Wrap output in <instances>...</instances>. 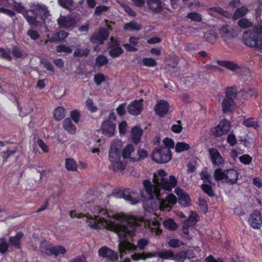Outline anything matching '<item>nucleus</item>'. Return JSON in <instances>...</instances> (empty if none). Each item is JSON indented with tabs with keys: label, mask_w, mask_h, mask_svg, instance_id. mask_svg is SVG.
I'll list each match as a JSON object with an SVG mask.
<instances>
[{
	"label": "nucleus",
	"mask_w": 262,
	"mask_h": 262,
	"mask_svg": "<svg viewBox=\"0 0 262 262\" xmlns=\"http://www.w3.org/2000/svg\"><path fill=\"white\" fill-rule=\"evenodd\" d=\"M146 3L148 8L155 12H159L163 8L160 0H146Z\"/></svg>",
	"instance_id": "21"
},
{
	"label": "nucleus",
	"mask_w": 262,
	"mask_h": 262,
	"mask_svg": "<svg viewBox=\"0 0 262 262\" xmlns=\"http://www.w3.org/2000/svg\"><path fill=\"white\" fill-rule=\"evenodd\" d=\"M214 177L216 181H225V170L221 168L216 169L214 172Z\"/></svg>",
	"instance_id": "37"
},
{
	"label": "nucleus",
	"mask_w": 262,
	"mask_h": 262,
	"mask_svg": "<svg viewBox=\"0 0 262 262\" xmlns=\"http://www.w3.org/2000/svg\"><path fill=\"white\" fill-rule=\"evenodd\" d=\"M177 184V180L175 177L170 176L168 178L167 173L163 169H160L154 173L152 183L147 180L143 182L148 202H154L155 204L151 207L152 209L170 210L171 206L176 203L177 198L173 194H169L165 197L163 195L165 190H171ZM125 195V201L132 205L138 203L141 198H146L142 191L139 195L136 191L130 189L126 190Z\"/></svg>",
	"instance_id": "2"
},
{
	"label": "nucleus",
	"mask_w": 262,
	"mask_h": 262,
	"mask_svg": "<svg viewBox=\"0 0 262 262\" xmlns=\"http://www.w3.org/2000/svg\"><path fill=\"white\" fill-rule=\"evenodd\" d=\"M101 129L104 135L112 137L116 132V124L113 120H106L103 122Z\"/></svg>",
	"instance_id": "9"
},
{
	"label": "nucleus",
	"mask_w": 262,
	"mask_h": 262,
	"mask_svg": "<svg viewBox=\"0 0 262 262\" xmlns=\"http://www.w3.org/2000/svg\"><path fill=\"white\" fill-rule=\"evenodd\" d=\"M59 5L68 10L73 9V1L72 0H58Z\"/></svg>",
	"instance_id": "38"
},
{
	"label": "nucleus",
	"mask_w": 262,
	"mask_h": 262,
	"mask_svg": "<svg viewBox=\"0 0 262 262\" xmlns=\"http://www.w3.org/2000/svg\"><path fill=\"white\" fill-rule=\"evenodd\" d=\"M187 253L186 251H182L175 253L173 252V256L172 260L175 261L180 262L181 260L184 261L187 257L190 258L189 256H187Z\"/></svg>",
	"instance_id": "33"
},
{
	"label": "nucleus",
	"mask_w": 262,
	"mask_h": 262,
	"mask_svg": "<svg viewBox=\"0 0 262 262\" xmlns=\"http://www.w3.org/2000/svg\"><path fill=\"white\" fill-rule=\"evenodd\" d=\"M237 180L238 173L235 170L229 169L225 170V183L234 184L237 182Z\"/></svg>",
	"instance_id": "20"
},
{
	"label": "nucleus",
	"mask_w": 262,
	"mask_h": 262,
	"mask_svg": "<svg viewBox=\"0 0 262 262\" xmlns=\"http://www.w3.org/2000/svg\"><path fill=\"white\" fill-rule=\"evenodd\" d=\"M231 30V28L228 26H223L220 30L221 33L223 36L226 37H230V32Z\"/></svg>",
	"instance_id": "47"
},
{
	"label": "nucleus",
	"mask_w": 262,
	"mask_h": 262,
	"mask_svg": "<svg viewBox=\"0 0 262 262\" xmlns=\"http://www.w3.org/2000/svg\"><path fill=\"white\" fill-rule=\"evenodd\" d=\"M158 256L163 260H172L173 251L171 250H163L158 252Z\"/></svg>",
	"instance_id": "26"
},
{
	"label": "nucleus",
	"mask_w": 262,
	"mask_h": 262,
	"mask_svg": "<svg viewBox=\"0 0 262 262\" xmlns=\"http://www.w3.org/2000/svg\"><path fill=\"white\" fill-rule=\"evenodd\" d=\"M169 109V105L168 103L164 100L158 101L155 107V111L156 114L160 116H163L167 114Z\"/></svg>",
	"instance_id": "17"
},
{
	"label": "nucleus",
	"mask_w": 262,
	"mask_h": 262,
	"mask_svg": "<svg viewBox=\"0 0 262 262\" xmlns=\"http://www.w3.org/2000/svg\"><path fill=\"white\" fill-rule=\"evenodd\" d=\"M152 159L157 163H167L171 159V151L168 148L156 149L152 154Z\"/></svg>",
	"instance_id": "6"
},
{
	"label": "nucleus",
	"mask_w": 262,
	"mask_h": 262,
	"mask_svg": "<svg viewBox=\"0 0 262 262\" xmlns=\"http://www.w3.org/2000/svg\"><path fill=\"white\" fill-rule=\"evenodd\" d=\"M229 130V122L226 120H223L216 127L212 129V132L216 136H220L227 134Z\"/></svg>",
	"instance_id": "12"
},
{
	"label": "nucleus",
	"mask_w": 262,
	"mask_h": 262,
	"mask_svg": "<svg viewBox=\"0 0 262 262\" xmlns=\"http://www.w3.org/2000/svg\"><path fill=\"white\" fill-rule=\"evenodd\" d=\"M80 115L79 112L76 110H74L71 112V117L72 119H73V120L75 123L79 122V120H80Z\"/></svg>",
	"instance_id": "59"
},
{
	"label": "nucleus",
	"mask_w": 262,
	"mask_h": 262,
	"mask_svg": "<svg viewBox=\"0 0 262 262\" xmlns=\"http://www.w3.org/2000/svg\"><path fill=\"white\" fill-rule=\"evenodd\" d=\"M136 151L132 144L127 145L122 151V156L124 159L132 162L136 161L138 159L136 157Z\"/></svg>",
	"instance_id": "11"
},
{
	"label": "nucleus",
	"mask_w": 262,
	"mask_h": 262,
	"mask_svg": "<svg viewBox=\"0 0 262 262\" xmlns=\"http://www.w3.org/2000/svg\"><path fill=\"white\" fill-rule=\"evenodd\" d=\"M167 244L169 247L176 248L183 246L184 243L178 239L172 238L168 242Z\"/></svg>",
	"instance_id": "39"
},
{
	"label": "nucleus",
	"mask_w": 262,
	"mask_h": 262,
	"mask_svg": "<svg viewBox=\"0 0 262 262\" xmlns=\"http://www.w3.org/2000/svg\"><path fill=\"white\" fill-rule=\"evenodd\" d=\"M107 80V77L102 73H98L94 76V81L97 85Z\"/></svg>",
	"instance_id": "44"
},
{
	"label": "nucleus",
	"mask_w": 262,
	"mask_h": 262,
	"mask_svg": "<svg viewBox=\"0 0 262 262\" xmlns=\"http://www.w3.org/2000/svg\"><path fill=\"white\" fill-rule=\"evenodd\" d=\"M108 9V7L105 6H99L96 8L94 13L95 15H100L102 12H106Z\"/></svg>",
	"instance_id": "62"
},
{
	"label": "nucleus",
	"mask_w": 262,
	"mask_h": 262,
	"mask_svg": "<svg viewBox=\"0 0 262 262\" xmlns=\"http://www.w3.org/2000/svg\"><path fill=\"white\" fill-rule=\"evenodd\" d=\"M0 56H2L8 60H10L11 59L10 51L8 49H4L0 48Z\"/></svg>",
	"instance_id": "48"
},
{
	"label": "nucleus",
	"mask_w": 262,
	"mask_h": 262,
	"mask_svg": "<svg viewBox=\"0 0 262 262\" xmlns=\"http://www.w3.org/2000/svg\"><path fill=\"white\" fill-rule=\"evenodd\" d=\"M108 59L107 58L103 55H98L95 60L96 65L98 67H102L107 64Z\"/></svg>",
	"instance_id": "36"
},
{
	"label": "nucleus",
	"mask_w": 262,
	"mask_h": 262,
	"mask_svg": "<svg viewBox=\"0 0 262 262\" xmlns=\"http://www.w3.org/2000/svg\"><path fill=\"white\" fill-rule=\"evenodd\" d=\"M240 162L245 165H249L252 161V158L249 155H244L239 157Z\"/></svg>",
	"instance_id": "50"
},
{
	"label": "nucleus",
	"mask_w": 262,
	"mask_h": 262,
	"mask_svg": "<svg viewBox=\"0 0 262 262\" xmlns=\"http://www.w3.org/2000/svg\"><path fill=\"white\" fill-rule=\"evenodd\" d=\"M108 36V33L105 28H101L96 34H94L91 38V41L94 44H101Z\"/></svg>",
	"instance_id": "14"
},
{
	"label": "nucleus",
	"mask_w": 262,
	"mask_h": 262,
	"mask_svg": "<svg viewBox=\"0 0 262 262\" xmlns=\"http://www.w3.org/2000/svg\"><path fill=\"white\" fill-rule=\"evenodd\" d=\"M68 34L63 31H61L58 32L55 36L51 38L49 40L46 41V43L48 42V41H54L56 40H61L66 38Z\"/></svg>",
	"instance_id": "35"
},
{
	"label": "nucleus",
	"mask_w": 262,
	"mask_h": 262,
	"mask_svg": "<svg viewBox=\"0 0 262 262\" xmlns=\"http://www.w3.org/2000/svg\"><path fill=\"white\" fill-rule=\"evenodd\" d=\"M204 36L207 40L211 43H213L215 41L216 38L215 34L211 31L206 32L204 34Z\"/></svg>",
	"instance_id": "45"
},
{
	"label": "nucleus",
	"mask_w": 262,
	"mask_h": 262,
	"mask_svg": "<svg viewBox=\"0 0 262 262\" xmlns=\"http://www.w3.org/2000/svg\"><path fill=\"white\" fill-rule=\"evenodd\" d=\"M217 63L223 67L232 71H236L239 69V67L234 62L227 60H217Z\"/></svg>",
	"instance_id": "23"
},
{
	"label": "nucleus",
	"mask_w": 262,
	"mask_h": 262,
	"mask_svg": "<svg viewBox=\"0 0 262 262\" xmlns=\"http://www.w3.org/2000/svg\"><path fill=\"white\" fill-rule=\"evenodd\" d=\"M120 135H124L126 133L127 128V124L126 121L121 122L118 126Z\"/></svg>",
	"instance_id": "53"
},
{
	"label": "nucleus",
	"mask_w": 262,
	"mask_h": 262,
	"mask_svg": "<svg viewBox=\"0 0 262 262\" xmlns=\"http://www.w3.org/2000/svg\"><path fill=\"white\" fill-rule=\"evenodd\" d=\"M57 23L60 28L70 29L75 27L76 20L70 16L61 15L57 19Z\"/></svg>",
	"instance_id": "7"
},
{
	"label": "nucleus",
	"mask_w": 262,
	"mask_h": 262,
	"mask_svg": "<svg viewBox=\"0 0 262 262\" xmlns=\"http://www.w3.org/2000/svg\"><path fill=\"white\" fill-rule=\"evenodd\" d=\"M243 41L245 45L255 48L262 52V25L255 28V31H247L243 34Z\"/></svg>",
	"instance_id": "4"
},
{
	"label": "nucleus",
	"mask_w": 262,
	"mask_h": 262,
	"mask_svg": "<svg viewBox=\"0 0 262 262\" xmlns=\"http://www.w3.org/2000/svg\"><path fill=\"white\" fill-rule=\"evenodd\" d=\"M66 116V110L62 107H57L54 111V117L57 121L62 120Z\"/></svg>",
	"instance_id": "31"
},
{
	"label": "nucleus",
	"mask_w": 262,
	"mask_h": 262,
	"mask_svg": "<svg viewBox=\"0 0 262 262\" xmlns=\"http://www.w3.org/2000/svg\"><path fill=\"white\" fill-rule=\"evenodd\" d=\"M89 50L87 49H77L74 53L75 56H86L88 54Z\"/></svg>",
	"instance_id": "57"
},
{
	"label": "nucleus",
	"mask_w": 262,
	"mask_h": 262,
	"mask_svg": "<svg viewBox=\"0 0 262 262\" xmlns=\"http://www.w3.org/2000/svg\"><path fill=\"white\" fill-rule=\"evenodd\" d=\"M187 16L191 20L195 21H201L202 19L201 15L196 12L189 13L187 14Z\"/></svg>",
	"instance_id": "54"
},
{
	"label": "nucleus",
	"mask_w": 262,
	"mask_h": 262,
	"mask_svg": "<svg viewBox=\"0 0 262 262\" xmlns=\"http://www.w3.org/2000/svg\"><path fill=\"white\" fill-rule=\"evenodd\" d=\"M183 127L180 121H178L176 123L173 124L171 126V130L176 134H179L182 131Z\"/></svg>",
	"instance_id": "49"
},
{
	"label": "nucleus",
	"mask_w": 262,
	"mask_h": 262,
	"mask_svg": "<svg viewBox=\"0 0 262 262\" xmlns=\"http://www.w3.org/2000/svg\"><path fill=\"white\" fill-rule=\"evenodd\" d=\"M40 251L48 255H52L53 250V246L50 243L43 241L40 245Z\"/></svg>",
	"instance_id": "22"
},
{
	"label": "nucleus",
	"mask_w": 262,
	"mask_h": 262,
	"mask_svg": "<svg viewBox=\"0 0 262 262\" xmlns=\"http://www.w3.org/2000/svg\"><path fill=\"white\" fill-rule=\"evenodd\" d=\"M7 5L8 6H11L18 13L23 14L27 22L33 27L41 25V22L40 19L46 23L49 15L47 8L45 5L39 4H32L30 10H26L21 4L14 0L9 1Z\"/></svg>",
	"instance_id": "3"
},
{
	"label": "nucleus",
	"mask_w": 262,
	"mask_h": 262,
	"mask_svg": "<svg viewBox=\"0 0 262 262\" xmlns=\"http://www.w3.org/2000/svg\"><path fill=\"white\" fill-rule=\"evenodd\" d=\"M143 109L142 100H135L131 102L128 106V112L132 115L137 116L139 115Z\"/></svg>",
	"instance_id": "15"
},
{
	"label": "nucleus",
	"mask_w": 262,
	"mask_h": 262,
	"mask_svg": "<svg viewBox=\"0 0 262 262\" xmlns=\"http://www.w3.org/2000/svg\"><path fill=\"white\" fill-rule=\"evenodd\" d=\"M142 130L138 126L134 127L132 129V138L134 142L138 143L142 135Z\"/></svg>",
	"instance_id": "25"
},
{
	"label": "nucleus",
	"mask_w": 262,
	"mask_h": 262,
	"mask_svg": "<svg viewBox=\"0 0 262 262\" xmlns=\"http://www.w3.org/2000/svg\"><path fill=\"white\" fill-rule=\"evenodd\" d=\"M23 234L21 232L17 233L15 236L10 238V244L16 248L19 249L20 240L22 238Z\"/></svg>",
	"instance_id": "30"
},
{
	"label": "nucleus",
	"mask_w": 262,
	"mask_h": 262,
	"mask_svg": "<svg viewBox=\"0 0 262 262\" xmlns=\"http://www.w3.org/2000/svg\"><path fill=\"white\" fill-rule=\"evenodd\" d=\"M52 255H57L60 254H64L66 252L65 248L61 246H53Z\"/></svg>",
	"instance_id": "46"
},
{
	"label": "nucleus",
	"mask_w": 262,
	"mask_h": 262,
	"mask_svg": "<svg viewBox=\"0 0 262 262\" xmlns=\"http://www.w3.org/2000/svg\"><path fill=\"white\" fill-rule=\"evenodd\" d=\"M247 12L248 9L246 7H242L239 8L235 12L233 16V18L234 19H236L239 17H243L247 13Z\"/></svg>",
	"instance_id": "40"
},
{
	"label": "nucleus",
	"mask_w": 262,
	"mask_h": 262,
	"mask_svg": "<svg viewBox=\"0 0 262 262\" xmlns=\"http://www.w3.org/2000/svg\"><path fill=\"white\" fill-rule=\"evenodd\" d=\"M86 105L88 109L91 112H95L97 110V108L94 105L93 101L88 99L86 101Z\"/></svg>",
	"instance_id": "60"
},
{
	"label": "nucleus",
	"mask_w": 262,
	"mask_h": 262,
	"mask_svg": "<svg viewBox=\"0 0 262 262\" xmlns=\"http://www.w3.org/2000/svg\"><path fill=\"white\" fill-rule=\"evenodd\" d=\"M63 127L70 134L74 135L76 133V128L69 118H67L63 121Z\"/></svg>",
	"instance_id": "24"
},
{
	"label": "nucleus",
	"mask_w": 262,
	"mask_h": 262,
	"mask_svg": "<svg viewBox=\"0 0 262 262\" xmlns=\"http://www.w3.org/2000/svg\"><path fill=\"white\" fill-rule=\"evenodd\" d=\"M121 147L122 142L116 140L112 143L110 149L108 158L110 161L112 163L110 167L116 172L122 171L125 167V165L120 161Z\"/></svg>",
	"instance_id": "5"
},
{
	"label": "nucleus",
	"mask_w": 262,
	"mask_h": 262,
	"mask_svg": "<svg viewBox=\"0 0 262 262\" xmlns=\"http://www.w3.org/2000/svg\"><path fill=\"white\" fill-rule=\"evenodd\" d=\"M208 151L210 159L213 165H220L224 163L223 158L216 149L211 148L209 149Z\"/></svg>",
	"instance_id": "18"
},
{
	"label": "nucleus",
	"mask_w": 262,
	"mask_h": 262,
	"mask_svg": "<svg viewBox=\"0 0 262 262\" xmlns=\"http://www.w3.org/2000/svg\"><path fill=\"white\" fill-rule=\"evenodd\" d=\"M202 188L203 191L209 196H212L214 194L213 190L210 186L206 184H202Z\"/></svg>",
	"instance_id": "64"
},
{
	"label": "nucleus",
	"mask_w": 262,
	"mask_h": 262,
	"mask_svg": "<svg viewBox=\"0 0 262 262\" xmlns=\"http://www.w3.org/2000/svg\"><path fill=\"white\" fill-rule=\"evenodd\" d=\"M249 223L252 228H259L262 223L260 212L258 211H254L249 219Z\"/></svg>",
	"instance_id": "16"
},
{
	"label": "nucleus",
	"mask_w": 262,
	"mask_h": 262,
	"mask_svg": "<svg viewBox=\"0 0 262 262\" xmlns=\"http://www.w3.org/2000/svg\"><path fill=\"white\" fill-rule=\"evenodd\" d=\"M149 244V241L147 239L141 238L137 242V246L141 250H143L146 246Z\"/></svg>",
	"instance_id": "56"
},
{
	"label": "nucleus",
	"mask_w": 262,
	"mask_h": 262,
	"mask_svg": "<svg viewBox=\"0 0 262 262\" xmlns=\"http://www.w3.org/2000/svg\"><path fill=\"white\" fill-rule=\"evenodd\" d=\"M142 64L147 67H154L157 65V62L152 58H144L142 59Z\"/></svg>",
	"instance_id": "41"
},
{
	"label": "nucleus",
	"mask_w": 262,
	"mask_h": 262,
	"mask_svg": "<svg viewBox=\"0 0 262 262\" xmlns=\"http://www.w3.org/2000/svg\"><path fill=\"white\" fill-rule=\"evenodd\" d=\"M109 51L110 55L113 57H117L120 56L123 52L122 49L119 46V41L117 39L111 38L110 42Z\"/></svg>",
	"instance_id": "13"
},
{
	"label": "nucleus",
	"mask_w": 262,
	"mask_h": 262,
	"mask_svg": "<svg viewBox=\"0 0 262 262\" xmlns=\"http://www.w3.org/2000/svg\"><path fill=\"white\" fill-rule=\"evenodd\" d=\"M238 25L239 27L243 28H247L252 26L251 21L246 18H243L238 20Z\"/></svg>",
	"instance_id": "51"
},
{
	"label": "nucleus",
	"mask_w": 262,
	"mask_h": 262,
	"mask_svg": "<svg viewBox=\"0 0 262 262\" xmlns=\"http://www.w3.org/2000/svg\"><path fill=\"white\" fill-rule=\"evenodd\" d=\"M226 97H229L234 100L235 98L236 94L234 90L231 88H228L226 92Z\"/></svg>",
	"instance_id": "63"
},
{
	"label": "nucleus",
	"mask_w": 262,
	"mask_h": 262,
	"mask_svg": "<svg viewBox=\"0 0 262 262\" xmlns=\"http://www.w3.org/2000/svg\"><path fill=\"white\" fill-rule=\"evenodd\" d=\"M163 225L165 228L171 230H175L177 227V224L172 219L165 221Z\"/></svg>",
	"instance_id": "42"
},
{
	"label": "nucleus",
	"mask_w": 262,
	"mask_h": 262,
	"mask_svg": "<svg viewBox=\"0 0 262 262\" xmlns=\"http://www.w3.org/2000/svg\"><path fill=\"white\" fill-rule=\"evenodd\" d=\"M200 217L199 215L194 211H191L188 219L184 221V224L187 226L188 223L190 224V226H193L199 221Z\"/></svg>",
	"instance_id": "29"
},
{
	"label": "nucleus",
	"mask_w": 262,
	"mask_h": 262,
	"mask_svg": "<svg viewBox=\"0 0 262 262\" xmlns=\"http://www.w3.org/2000/svg\"><path fill=\"white\" fill-rule=\"evenodd\" d=\"M163 143L165 147L164 148H168L169 149L173 148L174 147V143L173 141L169 138H165L163 140Z\"/></svg>",
	"instance_id": "55"
},
{
	"label": "nucleus",
	"mask_w": 262,
	"mask_h": 262,
	"mask_svg": "<svg viewBox=\"0 0 262 262\" xmlns=\"http://www.w3.org/2000/svg\"><path fill=\"white\" fill-rule=\"evenodd\" d=\"M209 13L210 14L212 15H215L216 14H219L221 15H222L224 16H226L227 17H230L231 16V14L230 13L224 11L221 8L218 7H214L210 8L209 11Z\"/></svg>",
	"instance_id": "27"
},
{
	"label": "nucleus",
	"mask_w": 262,
	"mask_h": 262,
	"mask_svg": "<svg viewBox=\"0 0 262 262\" xmlns=\"http://www.w3.org/2000/svg\"><path fill=\"white\" fill-rule=\"evenodd\" d=\"M190 148L189 144L184 142H179L176 143L175 150L177 152H181L188 150Z\"/></svg>",
	"instance_id": "34"
},
{
	"label": "nucleus",
	"mask_w": 262,
	"mask_h": 262,
	"mask_svg": "<svg viewBox=\"0 0 262 262\" xmlns=\"http://www.w3.org/2000/svg\"><path fill=\"white\" fill-rule=\"evenodd\" d=\"M65 166L69 171H76L77 169V165L76 161L72 158H68L65 161Z\"/></svg>",
	"instance_id": "32"
},
{
	"label": "nucleus",
	"mask_w": 262,
	"mask_h": 262,
	"mask_svg": "<svg viewBox=\"0 0 262 262\" xmlns=\"http://www.w3.org/2000/svg\"><path fill=\"white\" fill-rule=\"evenodd\" d=\"M100 257L110 261H116L118 258V253L107 247H102L98 250Z\"/></svg>",
	"instance_id": "8"
},
{
	"label": "nucleus",
	"mask_w": 262,
	"mask_h": 262,
	"mask_svg": "<svg viewBox=\"0 0 262 262\" xmlns=\"http://www.w3.org/2000/svg\"><path fill=\"white\" fill-rule=\"evenodd\" d=\"M124 30L129 31H139L141 29V25L135 21L126 23L123 27Z\"/></svg>",
	"instance_id": "28"
},
{
	"label": "nucleus",
	"mask_w": 262,
	"mask_h": 262,
	"mask_svg": "<svg viewBox=\"0 0 262 262\" xmlns=\"http://www.w3.org/2000/svg\"><path fill=\"white\" fill-rule=\"evenodd\" d=\"M57 52H64L66 53H70L72 51V49L68 46L65 45H60L56 47Z\"/></svg>",
	"instance_id": "52"
},
{
	"label": "nucleus",
	"mask_w": 262,
	"mask_h": 262,
	"mask_svg": "<svg viewBox=\"0 0 262 262\" xmlns=\"http://www.w3.org/2000/svg\"><path fill=\"white\" fill-rule=\"evenodd\" d=\"M126 194V190H118L114 191L113 195L116 198L118 199H123L125 200L126 196L125 194Z\"/></svg>",
	"instance_id": "58"
},
{
	"label": "nucleus",
	"mask_w": 262,
	"mask_h": 262,
	"mask_svg": "<svg viewBox=\"0 0 262 262\" xmlns=\"http://www.w3.org/2000/svg\"><path fill=\"white\" fill-rule=\"evenodd\" d=\"M243 124L247 127H252L254 128H256L258 125L257 122L252 118H248L247 119L245 120Z\"/></svg>",
	"instance_id": "43"
},
{
	"label": "nucleus",
	"mask_w": 262,
	"mask_h": 262,
	"mask_svg": "<svg viewBox=\"0 0 262 262\" xmlns=\"http://www.w3.org/2000/svg\"><path fill=\"white\" fill-rule=\"evenodd\" d=\"M222 111L224 113L233 111L235 107L234 100L229 97H225L222 102Z\"/></svg>",
	"instance_id": "19"
},
{
	"label": "nucleus",
	"mask_w": 262,
	"mask_h": 262,
	"mask_svg": "<svg viewBox=\"0 0 262 262\" xmlns=\"http://www.w3.org/2000/svg\"><path fill=\"white\" fill-rule=\"evenodd\" d=\"M0 13L6 14L11 17L15 15V13L13 11L3 7H0Z\"/></svg>",
	"instance_id": "61"
},
{
	"label": "nucleus",
	"mask_w": 262,
	"mask_h": 262,
	"mask_svg": "<svg viewBox=\"0 0 262 262\" xmlns=\"http://www.w3.org/2000/svg\"><path fill=\"white\" fill-rule=\"evenodd\" d=\"M71 217H85L89 226L95 229H106L115 233L119 238V250L121 256L127 251H135L137 246L127 239L134 236L138 227H148L152 233L158 235L161 233L158 216L151 214L150 219L137 218L124 213L109 214L105 209L94 207L90 212L83 214L76 210L71 211Z\"/></svg>",
	"instance_id": "1"
},
{
	"label": "nucleus",
	"mask_w": 262,
	"mask_h": 262,
	"mask_svg": "<svg viewBox=\"0 0 262 262\" xmlns=\"http://www.w3.org/2000/svg\"><path fill=\"white\" fill-rule=\"evenodd\" d=\"M175 192L178 196L179 203L183 207L189 206L191 204V200L188 194L180 188L175 190Z\"/></svg>",
	"instance_id": "10"
}]
</instances>
